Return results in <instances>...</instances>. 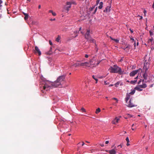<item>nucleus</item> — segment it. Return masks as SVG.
Wrapping results in <instances>:
<instances>
[{"label": "nucleus", "mask_w": 154, "mask_h": 154, "mask_svg": "<svg viewBox=\"0 0 154 154\" xmlns=\"http://www.w3.org/2000/svg\"><path fill=\"white\" fill-rule=\"evenodd\" d=\"M74 65L75 67L79 66H81L80 64L79 63H76L75 64L73 65V66H74Z\"/></svg>", "instance_id": "nucleus-27"}, {"label": "nucleus", "mask_w": 154, "mask_h": 154, "mask_svg": "<svg viewBox=\"0 0 154 154\" xmlns=\"http://www.w3.org/2000/svg\"><path fill=\"white\" fill-rule=\"evenodd\" d=\"M130 96L129 94H127L125 99V100L126 103H127L128 100L130 99Z\"/></svg>", "instance_id": "nucleus-19"}, {"label": "nucleus", "mask_w": 154, "mask_h": 154, "mask_svg": "<svg viewBox=\"0 0 154 154\" xmlns=\"http://www.w3.org/2000/svg\"><path fill=\"white\" fill-rule=\"evenodd\" d=\"M109 143V141H106L105 142V143L106 144H108Z\"/></svg>", "instance_id": "nucleus-50"}, {"label": "nucleus", "mask_w": 154, "mask_h": 154, "mask_svg": "<svg viewBox=\"0 0 154 154\" xmlns=\"http://www.w3.org/2000/svg\"><path fill=\"white\" fill-rule=\"evenodd\" d=\"M103 3L102 2H100L99 4V6H98V8L101 9L103 8Z\"/></svg>", "instance_id": "nucleus-22"}, {"label": "nucleus", "mask_w": 154, "mask_h": 154, "mask_svg": "<svg viewBox=\"0 0 154 154\" xmlns=\"http://www.w3.org/2000/svg\"><path fill=\"white\" fill-rule=\"evenodd\" d=\"M97 7L95 8V10H94V12L93 13V14H95V13H96V12L97 11Z\"/></svg>", "instance_id": "nucleus-32"}, {"label": "nucleus", "mask_w": 154, "mask_h": 154, "mask_svg": "<svg viewBox=\"0 0 154 154\" xmlns=\"http://www.w3.org/2000/svg\"><path fill=\"white\" fill-rule=\"evenodd\" d=\"M141 70L142 71V69H138L134 71H132L131 72L130 74L129 75L130 76L133 77L136 74L139 72Z\"/></svg>", "instance_id": "nucleus-5"}, {"label": "nucleus", "mask_w": 154, "mask_h": 154, "mask_svg": "<svg viewBox=\"0 0 154 154\" xmlns=\"http://www.w3.org/2000/svg\"><path fill=\"white\" fill-rule=\"evenodd\" d=\"M122 49L124 50H125L127 48H122Z\"/></svg>", "instance_id": "nucleus-60"}, {"label": "nucleus", "mask_w": 154, "mask_h": 154, "mask_svg": "<svg viewBox=\"0 0 154 154\" xmlns=\"http://www.w3.org/2000/svg\"><path fill=\"white\" fill-rule=\"evenodd\" d=\"M128 116V117H132V116H131V115H130V114H127Z\"/></svg>", "instance_id": "nucleus-42"}, {"label": "nucleus", "mask_w": 154, "mask_h": 154, "mask_svg": "<svg viewBox=\"0 0 154 154\" xmlns=\"http://www.w3.org/2000/svg\"><path fill=\"white\" fill-rule=\"evenodd\" d=\"M152 8H154V2L153 3V5H152Z\"/></svg>", "instance_id": "nucleus-55"}, {"label": "nucleus", "mask_w": 154, "mask_h": 154, "mask_svg": "<svg viewBox=\"0 0 154 154\" xmlns=\"http://www.w3.org/2000/svg\"><path fill=\"white\" fill-rule=\"evenodd\" d=\"M138 75L135 78V80H134L131 81L130 82V83L133 84H135L137 81V79H138Z\"/></svg>", "instance_id": "nucleus-12"}, {"label": "nucleus", "mask_w": 154, "mask_h": 154, "mask_svg": "<svg viewBox=\"0 0 154 154\" xmlns=\"http://www.w3.org/2000/svg\"><path fill=\"white\" fill-rule=\"evenodd\" d=\"M109 70L111 73H118L120 75L123 74L124 72V71L122 70L120 67L116 65H114L113 66H111Z\"/></svg>", "instance_id": "nucleus-2"}, {"label": "nucleus", "mask_w": 154, "mask_h": 154, "mask_svg": "<svg viewBox=\"0 0 154 154\" xmlns=\"http://www.w3.org/2000/svg\"><path fill=\"white\" fill-rule=\"evenodd\" d=\"M74 33H77V31H74Z\"/></svg>", "instance_id": "nucleus-61"}, {"label": "nucleus", "mask_w": 154, "mask_h": 154, "mask_svg": "<svg viewBox=\"0 0 154 154\" xmlns=\"http://www.w3.org/2000/svg\"><path fill=\"white\" fill-rule=\"evenodd\" d=\"M113 86V85L112 84H111V85H109V87H111V86Z\"/></svg>", "instance_id": "nucleus-58"}, {"label": "nucleus", "mask_w": 154, "mask_h": 154, "mask_svg": "<svg viewBox=\"0 0 154 154\" xmlns=\"http://www.w3.org/2000/svg\"><path fill=\"white\" fill-rule=\"evenodd\" d=\"M100 0H97V1H96V4L97 5H98L99 2H100Z\"/></svg>", "instance_id": "nucleus-39"}, {"label": "nucleus", "mask_w": 154, "mask_h": 154, "mask_svg": "<svg viewBox=\"0 0 154 154\" xmlns=\"http://www.w3.org/2000/svg\"><path fill=\"white\" fill-rule=\"evenodd\" d=\"M147 71H145L143 75V77L144 79L146 80L147 79Z\"/></svg>", "instance_id": "nucleus-11"}, {"label": "nucleus", "mask_w": 154, "mask_h": 154, "mask_svg": "<svg viewBox=\"0 0 154 154\" xmlns=\"http://www.w3.org/2000/svg\"><path fill=\"white\" fill-rule=\"evenodd\" d=\"M146 10H145L144 11V14H145H145H146Z\"/></svg>", "instance_id": "nucleus-56"}, {"label": "nucleus", "mask_w": 154, "mask_h": 154, "mask_svg": "<svg viewBox=\"0 0 154 154\" xmlns=\"http://www.w3.org/2000/svg\"><path fill=\"white\" fill-rule=\"evenodd\" d=\"M61 85L59 82L56 80L54 82H50L49 81L44 82L41 83L40 85V87L42 89L46 91L48 90L49 88H57Z\"/></svg>", "instance_id": "nucleus-1"}, {"label": "nucleus", "mask_w": 154, "mask_h": 154, "mask_svg": "<svg viewBox=\"0 0 154 154\" xmlns=\"http://www.w3.org/2000/svg\"><path fill=\"white\" fill-rule=\"evenodd\" d=\"M131 40L133 41V42H134V41H135L134 40V39H133V38H131Z\"/></svg>", "instance_id": "nucleus-47"}, {"label": "nucleus", "mask_w": 154, "mask_h": 154, "mask_svg": "<svg viewBox=\"0 0 154 154\" xmlns=\"http://www.w3.org/2000/svg\"><path fill=\"white\" fill-rule=\"evenodd\" d=\"M153 40V38H151L149 39L148 41V43L149 44V45H152V42Z\"/></svg>", "instance_id": "nucleus-17"}, {"label": "nucleus", "mask_w": 154, "mask_h": 154, "mask_svg": "<svg viewBox=\"0 0 154 154\" xmlns=\"http://www.w3.org/2000/svg\"><path fill=\"white\" fill-rule=\"evenodd\" d=\"M94 7H93L92 8H89V9H90V11H92V10H93L94 9Z\"/></svg>", "instance_id": "nucleus-36"}, {"label": "nucleus", "mask_w": 154, "mask_h": 154, "mask_svg": "<svg viewBox=\"0 0 154 154\" xmlns=\"http://www.w3.org/2000/svg\"><path fill=\"white\" fill-rule=\"evenodd\" d=\"M149 68V63H146L144 64V67H143V69L145 71H147L148 69Z\"/></svg>", "instance_id": "nucleus-9"}, {"label": "nucleus", "mask_w": 154, "mask_h": 154, "mask_svg": "<svg viewBox=\"0 0 154 154\" xmlns=\"http://www.w3.org/2000/svg\"><path fill=\"white\" fill-rule=\"evenodd\" d=\"M148 147H146V150H147V149H148Z\"/></svg>", "instance_id": "nucleus-62"}, {"label": "nucleus", "mask_w": 154, "mask_h": 154, "mask_svg": "<svg viewBox=\"0 0 154 154\" xmlns=\"http://www.w3.org/2000/svg\"><path fill=\"white\" fill-rule=\"evenodd\" d=\"M130 45L128 44L127 46V47H126V48H127V49H128V50H129V48H130Z\"/></svg>", "instance_id": "nucleus-31"}, {"label": "nucleus", "mask_w": 154, "mask_h": 154, "mask_svg": "<svg viewBox=\"0 0 154 154\" xmlns=\"http://www.w3.org/2000/svg\"><path fill=\"white\" fill-rule=\"evenodd\" d=\"M2 3V0H0V8L2 6V5H1Z\"/></svg>", "instance_id": "nucleus-38"}, {"label": "nucleus", "mask_w": 154, "mask_h": 154, "mask_svg": "<svg viewBox=\"0 0 154 154\" xmlns=\"http://www.w3.org/2000/svg\"><path fill=\"white\" fill-rule=\"evenodd\" d=\"M92 78L96 81V83H97V82L98 79L97 78H96L94 75H93L92 76Z\"/></svg>", "instance_id": "nucleus-28"}, {"label": "nucleus", "mask_w": 154, "mask_h": 154, "mask_svg": "<svg viewBox=\"0 0 154 154\" xmlns=\"http://www.w3.org/2000/svg\"><path fill=\"white\" fill-rule=\"evenodd\" d=\"M34 53L35 54L38 53V54L39 56H40L41 54V51H40L39 49L38 48L37 46H35V50Z\"/></svg>", "instance_id": "nucleus-6"}, {"label": "nucleus", "mask_w": 154, "mask_h": 154, "mask_svg": "<svg viewBox=\"0 0 154 154\" xmlns=\"http://www.w3.org/2000/svg\"><path fill=\"white\" fill-rule=\"evenodd\" d=\"M119 84H120V82H116L115 84V86L116 87H118V85H119Z\"/></svg>", "instance_id": "nucleus-30"}, {"label": "nucleus", "mask_w": 154, "mask_h": 154, "mask_svg": "<svg viewBox=\"0 0 154 154\" xmlns=\"http://www.w3.org/2000/svg\"><path fill=\"white\" fill-rule=\"evenodd\" d=\"M95 62H97L94 60H90L89 61V62H85L84 63H82L80 64V66H86L89 67L90 66H89V64H90V65H93V66H97L100 62V61H97V63H95Z\"/></svg>", "instance_id": "nucleus-3"}, {"label": "nucleus", "mask_w": 154, "mask_h": 154, "mask_svg": "<svg viewBox=\"0 0 154 154\" xmlns=\"http://www.w3.org/2000/svg\"><path fill=\"white\" fill-rule=\"evenodd\" d=\"M149 33H150V35L151 36H152V35H153V32H152L151 31H149Z\"/></svg>", "instance_id": "nucleus-35"}, {"label": "nucleus", "mask_w": 154, "mask_h": 154, "mask_svg": "<svg viewBox=\"0 0 154 154\" xmlns=\"http://www.w3.org/2000/svg\"><path fill=\"white\" fill-rule=\"evenodd\" d=\"M49 13H52L53 12V11L52 10H49Z\"/></svg>", "instance_id": "nucleus-48"}, {"label": "nucleus", "mask_w": 154, "mask_h": 154, "mask_svg": "<svg viewBox=\"0 0 154 154\" xmlns=\"http://www.w3.org/2000/svg\"><path fill=\"white\" fill-rule=\"evenodd\" d=\"M131 101H132V100H131V99L129 101V102L127 105V106L128 107H134V106H137V105H135L133 103H132L131 102Z\"/></svg>", "instance_id": "nucleus-7"}, {"label": "nucleus", "mask_w": 154, "mask_h": 154, "mask_svg": "<svg viewBox=\"0 0 154 154\" xmlns=\"http://www.w3.org/2000/svg\"><path fill=\"white\" fill-rule=\"evenodd\" d=\"M109 152L110 154H116V152L114 149H112L109 151Z\"/></svg>", "instance_id": "nucleus-15"}, {"label": "nucleus", "mask_w": 154, "mask_h": 154, "mask_svg": "<svg viewBox=\"0 0 154 154\" xmlns=\"http://www.w3.org/2000/svg\"><path fill=\"white\" fill-rule=\"evenodd\" d=\"M81 110L82 112H85L86 111L83 108H82Z\"/></svg>", "instance_id": "nucleus-34"}, {"label": "nucleus", "mask_w": 154, "mask_h": 154, "mask_svg": "<svg viewBox=\"0 0 154 154\" xmlns=\"http://www.w3.org/2000/svg\"><path fill=\"white\" fill-rule=\"evenodd\" d=\"M134 46H136V42H135V41H134Z\"/></svg>", "instance_id": "nucleus-54"}, {"label": "nucleus", "mask_w": 154, "mask_h": 154, "mask_svg": "<svg viewBox=\"0 0 154 154\" xmlns=\"http://www.w3.org/2000/svg\"><path fill=\"white\" fill-rule=\"evenodd\" d=\"M119 119L117 117H116L115 119L112 122V123L114 124H116V123H117L118 122V121L119 120Z\"/></svg>", "instance_id": "nucleus-16"}, {"label": "nucleus", "mask_w": 154, "mask_h": 154, "mask_svg": "<svg viewBox=\"0 0 154 154\" xmlns=\"http://www.w3.org/2000/svg\"><path fill=\"white\" fill-rule=\"evenodd\" d=\"M85 38L87 39V41L88 42H95V41L94 39H93L91 37V35H88L87 38Z\"/></svg>", "instance_id": "nucleus-8"}, {"label": "nucleus", "mask_w": 154, "mask_h": 154, "mask_svg": "<svg viewBox=\"0 0 154 154\" xmlns=\"http://www.w3.org/2000/svg\"><path fill=\"white\" fill-rule=\"evenodd\" d=\"M135 90H133L130 93V94H134V93H135Z\"/></svg>", "instance_id": "nucleus-29"}, {"label": "nucleus", "mask_w": 154, "mask_h": 154, "mask_svg": "<svg viewBox=\"0 0 154 154\" xmlns=\"http://www.w3.org/2000/svg\"><path fill=\"white\" fill-rule=\"evenodd\" d=\"M72 4V3L70 2H67L66 3V5L68 6H70V7H71V5Z\"/></svg>", "instance_id": "nucleus-24"}, {"label": "nucleus", "mask_w": 154, "mask_h": 154, "mask_svg": "<svg viewBox=\"0 0 154 154\" xmlns=\"http://www.w3.org/2000/svg\"><path fill=\"white\" fill-rule=\"evenodd\" d=\"M114 41L115 42H116L117 43H118L119 42V40L117 39H114Z\"/></svg>", "instance_id": "nucleus-37"}, {"label": "nucleus", "mask_w": 154, "mask_h": 154, "mask_svg": "<svg viewBox=\"0 0 154 154\" xmlns=\"http://www.w3.org/2000/svg\"><path fill=\"white\" fill-rule=\"evenodd\" d=\"M52 14L54 16H55L56 15V13L55 12H53Z\"/></svg>", "instance_id": "nucleus-40"}, {"label": "nucleus", "mask_w": 154, "mask_h": 154, "mask_svg": "<svg viewBox=\"0 0 154 154\" xmlns=\"http://www.w3.org/2000/svg\"><path fill=\"white\" fill-rule=\"evenodd\" d=\"M110 38L112 40H114V39L112 37H110Z\"/></svg>", "instance_id": "nucleus-59"}, {"label": "nucleus", "mask_w": 154, "mask_h": 154, "mask_svg": "<svg viewBox=\"0 0 154 154\" xmlns=\"http://www.w3.org/2000/svg\"><path fill=\"white\" fill-rule=\"evenodd\" d=\"M129 30H130V31L131 32V33H133V31L132 30H131V29H129Z\"/></svg>", "instance_id": "nucleus-49"}, {"label": "nucleus", "mask_w": 154, "mask_h": 154, "mask_svg": "<svg viewBox=\"0 0 154 154\" xmlns=\"http://www.w3.org/2000/svg\"><path fill=\"white\" fill-rule=\"evenodd\" d=\"M140 86L141 88H144L146 87L147 85L146 84L144 83L142 85H140Z\"/></svg>", "instance_id": "nucleus-21"}, {"label": "nucleus", "mask_w": 154, "mask_h": 154, "mask_svg": "<svg viewBox=\"0 0 154 154\" xmlns=\"http://www.w3.org/2000/svg\"><path fill=\"white\" fill-rule=\"evenodd\" d=\"M82 28L80 27L79 29V30H80Z\"/></svg>", "instance_id": "nucleus-63"}, {"label": "nucleus", "mask_w": 154, "mask_h": 154, "mask_svg": "<svg viewBox=\"0 0 154 154\" xmlns=\"http://www.w3.org/2000/svg\"><path fill=\"white\" fill-rule=\"evenodd\" d=\"M112 99H113V100H116L117 102H118V100L117 99V98H113Z\"/></svg>", "instance_id": "nucleus-45"}, {"label": "nucleus", "mask_w": 154, "mask_h": 154, "mask_svg": "<svg viewBox=\"0 0 154 154\" xmlns=\"http://www.w3.org/2000/svg\"><path fill=\"white\" fill-rule=\"evenodd\" d=\"M70 8L71 7L70 6L65 5L64 7V9L65 11H66V12H67L69 10V8Z\"/></svg>", "instance_id": "nucleus-18"}, {"label": "nucleus", "mask_w": 154, "mask_h": 154, "mask_svg": "<svg viewBox=\"0 0 154 154\" xmlns=\"http://www.w3.org/2000/svg\"><path fill=\"white\" fill-rule=\"evenodd\" d=\"M141 88L140 86V85L139 86L136 87L134 89L139 91H141L143 90V89Z\"/></svg>", "instance_id": "nucleus-13"}, {"label": "nucleus", "mask_w": 154, "mask_h": 154, "mask_svg": "<svg viewBox=\"0 0 154 154\" xmlns=\"http://www.w3.org/2000/svg\"><path fill=\"white\" fill-rule=\"evenodd\" d=\"M49 43L51 45H52V42L50 41H49Z\"/></svg>", "instance_id": "nucleus-43"}, {"label": "nucleus", "mask_w": 154, "mask_h": 154, "mask_svg": "<svg viewBox=\"0 0 154 154\" xmlns=\"http://www.w3.org/2000/svg\"><path fill=\"white\" fill-rule=\"evenodd\" d=\"M110 6H107L105 8V9L103 11L105 12H109L110 11Z\"/></svg>", "instance_id": "nucleus-10"}, {"label": "nucleus", "mask_w": 154, "mask_h": 154, "mask_svg": "<svg viewBox=\"0 0 154 154\" xmlns=\"http://www.w3.org/2000/svg\"><path fill=\"white\" fill-rule=\"evenodd\" d=\"M142 81H141V79H140V81L138 82V85H140V83Z\"/></svg>", "instance_id": "nucleus-41"}, {"label": "nucleus", "mask_w": 154, "mask_h": 154, "mask_svg": "<svg viewBox=\"0 0 154 154\" xmlns=\"http://www.w3.org/2000/svg\"><path fill=\"white\" fill-rule=\"evenodd\" d=\"M126 141H127V143L129 142V138L128 137H126Z\"/></svg>", "instance_id": "nucleus-33"}, {"label": "nucleus", "mask_w": 154, "mask_h": 154, "mask_svg": "<svg viewBox=\"0 0 154 154\" xmlns=\"http://www.w3.org/2000/svg\"><path fill=\"white\" fill-rule=\"evenodd\" d=\"M65 78V76L64 75H62L59 76L57 79V80L59 82L60 85H61L62 82L64 81Z\"/></svg>", "instance_id": "nucleus-4"}, {"label": "nucleus", "mask_w": 154, "mask_h": 154, "mask_svg": "<svg viewBox=\"0 0 154 154\" xmlns=\"http://www.w3.org/2000/svg\"><path fill=\"white\" fill-rule=\"evenodd\" d=\"M85 144V143L84 142H82V146H83V145H84Z\"/></svg>", "instance_id": "nucleus-52"}, {"label": "nucleus", "mask_w": 154, "mask_h": 154, "mask_svg": "<svg viewBox=\"0 0 154 154\" xmlns=\"http://www.w3.org/2000/svg\"><path fill=\"white\" fill-rule=\"evenodd\" d=\"M41 6L40 5H39L38 6V8L39 9H40L41 8Z\"/></svg>", "instance_id": "nucleus-53"}, {"label": "nucleus", "mask_w": 154, "mask_h": 154, "mask_svg": "<svg viewBox=\"0 0 154 154\" xmlns=\"http://www.w3.org/2000/svg\"><path fill=\"white\" fill-rule=\"evenodd\" d=\"M134 124H133L131 126V129L132 130H135V129H136V127H134Z\"/></svg>", "instance_id": "nucleus-26"}, {"label": "nucleus", "mask_w": 154, "mask_h": 154, "mask_svg": "<svg viewBox=\"0 0 154 154\" xmlns=\"http://www.w3.org/2000/svg\"><path fill=\"white\" fill-rule=\"evenodd\" d=\"M23 14L25 16V17H24V19L26 20H27L28 19V17H29V15H28V14H27V13H25L24 12H23Z\"/></svg>", "instance_id": "nucleus-20"}, {"label": "nucleus", "mask_w": 154, "mask_h": 154, "mask_svg": "<svg viewBox=\"0 0 154 154\" xmlns=\"http://www.w3.org/2000/svg\"><path fill=\"white\" fill-rule=\"evenodd\" d=\"M60 39V37L59 35H58L57 37L56 38V41L57 42H59Z\"/></svg>", "instance_id": "nucleus-23"}, {"label": "nucleus", "mask_w": 154, "mask_h": 154, "mask_svg": "<svg viewBox=\"0 0 154 154\" xmlns=\"http://www.w3.org/2000/svg\"><path fill=\"white\" fill-rule=\"evenodd\" d=\"M27 1H28L29 2H30L31 1V0H27Z\"/></svg>", "instance_id": "nucleus-64"}, {"label": "nucleus", "mask_w": 154, "mask_h": 154, "mask_svg": "<svg viewBox=\"0 0 154 154\" xmlns=\"http://www.w3.org/2000/svg\"><path fill=\"white\" fill-rule=\"evenodd\" d=\"M55 20V18H54V19H50V20L51 21Z\"/></svg>", "instance_id": "nucleus-51"}, {"label": "nucleus", "mask_w": 154, "mask_h": 154, "mask_svg": "<svg viewBox=\"0 0 154 154\" xmlns=\"http://www.w3.org/2000/svg\"><path fill=\"white\" fill-rule=\"evenodd\" d=\"M100 111V108H98L96 109V111L95 112L97 114L99 113Z\"/></svg>", "instance_id": "nucleus-25"}, {"label": "nucleus", "mask_w": 154, "mask_h": 154, "mask_svg": "<svg viewBox=\"0 0 154 154\" xmlns=\"http://www.w3.org/2000/svg\"><path fill=\"white\" fill-rule=\"evenodd\" d=\"M85 57L86 58H88V54H86L85 55Z\"/></svg>", "instance_id": "nucleus-46"}, {"label": "nucleus", "mask_w": 154, "mask_h": 154, "mask_svg": "<svg viewBox=\"0 0 154 154\" xmlns=\"http://www.w3.org/2000/svg\"><path fill=\"white\" fill-rule=\"evenodd\" d=\"M90 35V30H89L88 29L87 31V32L86 33H85V38H87L88 37V35Z\"/></svg>", "instance_id": "nucleus-14"}, {"label": "nucleus", "mask_w": 154, "mask_h": 154, "mask_svg": "<svg viewBox=\"0 0 154 154\" xmlns=\"http://www.w3.org/2000/svg\"><path fill=\"white\" fill-rule=\"evenodd\" d=\"M138 16L140 17V20H141L142 19L143 17L142 16H140V15H139Z\"/></svg>", "instance_id": "nucleus-44"}, {"label": "nucleus", "mask_w": 154, "mask_h": 154, "mask_svg": "<svg viewBox=\"0 0 154 154\" xmlns=\"http://www.w3.org/2000/svg\"><path fill=\"white\" fill-rule=\"evenodd\" d=\"M130 145V144L129 143H127V146H129Z\"/></svg>", "instance_id": "nucleus-57"}]
</instances>
